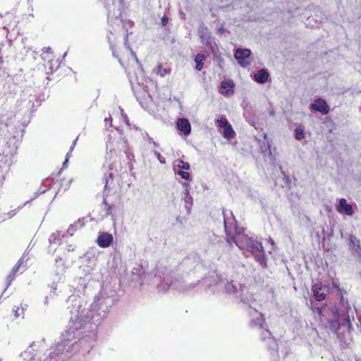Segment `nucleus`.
Returning a JSON list of instances; mask_svg holds the SVG:
<instances>
[{"label": "nucleus", "instance_id": "f03ea898", "mask_svg": "<svg viewBox=\"0 0 361 361\" xmlns=\"http://www.w3.org/2000/svg\"><path fill=\"white\" fill-rule=\"evenodd\" d=\"M116 27H112L107 36L113 54L126 69L139 65L135 52L126 46L128 42V32L121 19H116Z\"/></svg>", "mask_w": 361, "mask_h": 361}, {"label": "nucleus", "instance_id": "f8f14e48", "mask_svg": "<svg viewBox=\"0 0 361 361\" xmlns=\"http://www.w3.org/2000/svg\"><path fill=\"white\" fill-rule=\"evenodd\" d=\"M235 135V131L233 129V127L231 124L224 128V130L223 133V136L225 138L230 139L232 138Z\"/></svg>", "mask_w": 361, "mask_h": 361}, {"label": "nucleus", "instance_id": "423d86ee", "mask_svg": "<svg viewBox=\"0 0 361 361\" xmlns=\"http://www.w3.org/2000/svg\"><path fill=\"white\" fill-rule=\"evenodd\" d=\"M113 242V236L111 234L106 232L99 233L97 243L100 247H108Z\"/></svg>", "mask_w": 361, "mask_h": 361}, {"label": "nucleus", "instance_id": "a211bd4d", "mask_svg": "<svg viewBox=\"0 0 361 361\" xmlns=\"http://www.w3.org/2000/svg\"><path fill=\"white\" fill-rule=\"evenodd\" d=\"M177 166L184 170H188L190 169V164L183 160H177Z\"/></svg>", "mask_w": 361, "mask_h": 361}, {"label": "nucleus", "instance_id": "4468645a", "mask_svg": "<svg viewBox=\"0 0 361 361\" xmlns=\"http://www.w3.org/2000/svg\"><path fill=\"white\" fill-rule=\"evenodd\" d=\"M24 312H25V308L22 306V305L20 306V307H16V308H13V314H14V317L16 319H18V318H23L24 317Z\"/></svg>", "mask_w": 361, "mask_h": 361}, {"label": "nucleus", "instance_id": "c756f323", "mask_svg": "<svg viewBox=\"0 0 361 361\" xmlns=\"http://www.w3.org/2000/svg\"><path fill=\"white\" fill-rule=\"evenodd\" d=\"M234 240H237L235 237L233 236H230L228 239H227V241L229 243H231L232 242L234 243Z\"/></svg>", "mask_w": 361, "mask_h": 361}, {"label": "nucleus", "instance_id": "72a5a7b5", "mask_svg": "<svg viewBox=\"0 0 361 361\" xmlns=\"http://www.w3.org/2000/svg\"><path fill=\"white\" fill-rule=\"evenodd\" d=\"M46 79H47L48 81H49V80H51V79L49 78V76H47Z\"/></svg>", "mask_w": 361, "mask_h": 361}, {"label": "nucleus", "instance_id": "39448f33", "mask_svg": "<svg viewBox=\"0 0 361 361\" xmlns=\"http://www.w3.org/2000/svg\"><path fill=\"white\" fill-rule=\"evenodd\" d=\"M310 109L326 115L329 112V107L326 102L322 99H317L311 104Z\"/></svg>", "mask_w": 361, "mask_h": 361}, {"label": "nucleus", "instance_id": "c85d7f7f", "mask_svg": "<svg viewBox=\"0 0 361 361\" xmlns=\"http://www.w3.org/2000/svg\"><path fill=\"white\" fill-rule=\"evenodd\" d=\"M104 121H105L106 123H111V122H112V118H111V115H109V117H106V118H104Z\"/></svg>", "mask_w": 361, "mask_h": 361}, {"label": "nucleus", "instance_id": "dca6fc26", "mask_svg": "<svg viewBox=\"0 0 361 361\" xmlns=\"http://www.w3.org/2000/svg\"><path fill=\"white\" fill-rule=\"evenodd\" d=\"M221 87L222 89H224V90H226L227 88H233L234 87V83L231 80H224L221 83Z\"/></svg>", "mask_w": 361, "mask_h": 361}, {"label": "nucleus", "instance_id": "6ab92c4d", "mask_svg": "<svg viewBox=\"0 0 361 361\" xmlns=\"http://www.w3.org/2000/svg\"><path fill=\"white\" fill-rule=\"evenodd\" d=\"M314 298L317 301H323L326 299V295L324 293H320V291L313 293Z\"/></svg>", "mask_w": 361, "mask_h": 361}, {"label": "nucleus", "instance_id": "20e7f679", "mask_svg": "<svg viewBox=\"0 0 361 361\" xmlns=\"http://www.w3.org/2000/svg\"><path fill=\"white\" fill-rule=\"evenodd\" d=\"M251 56V51L249 49L238 48L234 54L235 59L242 67L247 66L250 63L246 61Z\"/></svg>", "mask_w": 361, "mask_h": 361}, {"label": "nucleus", "instance_id": "2f4dec72", "mask_svg": "<svg viewBox=\"0 0 361 361\" xmlns=\"http://www.w3.org/2000/svg\"><path fill=\"white\" fill-rule=\"evenodd\" d=\"M80 226H81V224H80V221L78 222L75 223V224L73 225V226H75V227H78Z\"/></svg>", "mask_w": 361, "mask_h": 361}, {"label": "nucleus", "instance_id": "9b49d317", "mask_svg": "<svg viewBox=\"0 0 361 361\" xmlns=\"http://www.w3.org/2000/svg\"><path fill=\"white\" fill-rule=\"evenodd\" d=\"M171 72V69L166 64H159L157 66V73L161 77H164L167 75H169Z\"/></svg>", "mask_w": 361, "mask_h": 361}, {"label": "nucleus", "instance_id": "bb28decb", "mask_svg": "<svg viewBox=\"0 0 361 361\" xmlns=\"http://www.w3.org/2000/svg\"><path fill=\"white\" fill-rule=\"evenodd\" d=\"M169 22V18L167 16H164L161 18V24L163 25H166Z\"/></svg>", "mask_w": 361, "mask_h": 361}, {"label": "nucleus", "instance_id": "473e14b6", "mask_svg": "<svg viewBox=\"0 0 361 361\" xmlns=\"http://www.w3.org/2000/svg\"><path fill=\"white\" fill-rule=\"evenodd\" d=\"M260 316H261V317H262V321L264 322V320H265V319H264V315H263L262 314H260Z\"/></svg>", "mask_w": 361, "mask_h": 361}, {"label": "nucleus", "instance_id": "f257e3e1", "mask_svg": "<svg viewBox=\"0 0 361 361\" xmlns=\"http://www.w3.org/2000/svg\"><path fill=\"white\" fill-rule=\"evenodd\" d=\"M116 27H112L107 36L113 54L126 69L139 65L135 52L126 46L128 42V32L121 19H116Z\"/></svg>", "mask_w": 361, "mask_h": 361}, {"label": "nucleus", "instance_id": "f3484780", "mask_svg": "<svg viewBox=\"0 0 361 361\" xmlns=\"http://www.w3.org/2000/svg\"><path fill=\"white\" fill-rule=\"evenodd\" d=\"M18 269H19V266H15L11 273L9 274V275L8 276V280L9 281V283H11L12 281L14 280L15 277H16V275L18 271Z\"/></svg>", "mask_w": 361, "mask_h": 361}, {"label": "nucleus", "instance_id": "cd10ccee", "mask_svg": "<svg viewBox=\"0 0 361 361\" xmlns=\"http://www.w3.org/2000/svg\"><path fill=\"white\" fill-rule=\"evenodd\" d=\"M156 157H157V159L160 161L161 163H164V160L162 161L161 159H164L162 156L161 155V154L158 152H154Z\"/></svg>", "mask_w": 361, "mask_h": 361}, {"label": "nucleus", "instance_id": "b1692460", "mask_svg": "<svg viewBox=\"0 0 361 361\" xmlns=\"http://www.w3.org/2000/svg\"><path fill=\"white\" fill-rule=\"evenodd\" d=\"M177 173L178 175H179L182 178L185 179V180H188L190 177V175L188 172L187 171H183L182 170H180L178 171H177Z\"/></svg>", "mask_w": 361, "mask_h": 361}, {"label": "nucleus", "instance_id": "4be33fe9", "mask_svg": "<svg viewBox=\"0 0 361 361\" xmlns=\"http://www.w3.org/2000/svg\"><path fill=\"white\" fill-rule=\"evenodd\" d=\"M103 204L105 206L104 209H105V212H106V215H111V214L112 205H111V204L107 203L106 198L104 199Z\"/></svg>", "mask_w": 361, "mask_h": 361}, {"label": "nucleus", "instance_id": "7c9ffc66", "mask_svg": "<svg viewBox=\"0 0 361 361\" xmlns=\"http://www.w3.org/2000/svg\"><path fill=\"white\" fill-rule=\"evenodd\" d=\"M222 93H224V94L226 97L231 95V94H233V92H228V91H226V92H222Z\"/></svg>", "mask_w": 361, "mask_h": 361}, {"label": "nucleus", "instance_id": "6e6552de", "mask_svg": "<svg viewBox=\"0 0 361 361\" xmlns=\"http://www.w3.org/2000/svg\"><path fill=\"white\" fill-rule=\"evenodd\" d=\"M337 211L339 213H344L348 216H351L353 214V209L352 206L350 204H348L346 200L344 198H341L340 200Z\"/></svg>", "mask_w": 361, "mask_h": 361}, {"label": "nucleus", "instance_id": "aec40b11", "mask_svg": "<svg viewBox=\"0 0 361 361\" xmlns=\"http://www.w3.org/2000/svg\"><path fill=\"white\" fill-rule=\"evenodd\" d=\"M217 125L221 128H226L230 123L228 122L227 119L224 117H221L220 119L216 121Z\"/></svg>", "mask_w": 361, "mask_h": 361}, {"label": "nucleus", "instance_id": "5701e85b", "mask_svg": "<svg viewBox=\"0 0 361 361\" xmlns=\"http://www.w3.org/2000/svg\"><path fill=\"white\" fill-rule=\"evenodd\" d=\"M323 288L322 283L320 282L314 283L312 286V290L313 293L320 291Z\"/></svg>", "mask_w": 361, "mask_h": 361}, {"label": "nucleus", "instance_id": "ddd939ff", "mask_svg": "<svg viewBox=\"0 0 361 361\" xmlns=\"http://www.w3.org/2000/svg\"><path fill=\"white\" fill-rule=\"evenodd\" d=\"M305 128L303 126H300L295 129V138L298 140H301L305 138Z\"/></svg>", "mask_w": 361, "mask_h": 361}, {"label": "nucleus", "instance_id": "1a4fd4ad", "mask_svg": "<svg viewBox=\"0 0 361 361\" xmlns=\"http://www.w3.org/2000/svg\"><path fill=\"white\" fill-rule=\"evenodd\" d=\"M206 59V56L203 54H197L195 57V61L196 63L195 69L200 71L203 69L204 61Z\"/></svg>", "mask_w": 361, "mask_h": 361}, {"label": "nucleus", "instance_id": "0eeeda50", "mask_svg": "<svg viewBox=\"0 0 361 361\" xmlns=\"http://www.w3.org/2000/svg\"><path fill=\"white\" fill-rule=\"evenodd\" d=\"M177 128L183 133L185 135H188L191 132V126L186 118H178L176 123Z\"/></svg>", "mask_w": 361, "mask_h": 361}, {"label": "nucleus", "instance_id": "393cba45", "mask_svg": "<svg viewBox=\"0 0 361 361\" xmlns=\"http://www.w3.org/2000/svg\"><path fill=\"white\" fill-rule=\"evenodd\" d=\"M349 240L350 244L353 245L354 246L359 247L360 245V240L357 239V238L355 235H350Z\"/></svg>", "mask_w": 361, "mask_h": 361}, {"label": "nucleus", "instance_id": "9d476101", "mask_svg": "<svg viewBox=\"0 0 361 361\" xmlns=\"http://www.w3.org/2000/svg\"><path fill=\"white\" fill-rule=\"evenodd\" d=\"M269 74L264 69H261L255 75V80L260 83H264L268 79Z\"/></svg>", "mask_w": 361, "mask_h": 361}, {"label": "nucleus", "instance_id": "7ed1b4c3", "mask_svg": "<svg viewBox=\"0 0 361 361\" xmlns=\"http://www.w3.org/2000/svg\"><path fill=\"white\" fill-rule=\"evenodd\" d=\"M245 244L246 245V249L252 252V253L260 252L262 253V255H257V260L260 261L261 257L264 258V252L263 249L262 244L252 238L249 237H244Z\"/></svg>", "mask_w": 361, "mask_h": 361}, {"label": "nucleus", "instance_id": "2eb2a0df", "mask_svg": "<svg viewBox=\"0 0 361 361\" xmlns=\"http://www.w3.org/2000/svg\"><path fill=\"white\" fill-rule=\"evenodd\" d=\"M244 237H247L246 235H243L240 237L237 240H234V243L240 249L245 250L246 245L245 244Z\"/></svg>", "mask_w": 361, "mask_h": 361}, {"label": "nucleus", "instance_id": "412c9836", "mask_svg": "<svg viewBox=\"0 0 361 361\" xmlns=\"http://www.w3.org/2000/svg\"><path fill=\"white\" fill-rule=\"evenodd\" d=\"M126 157H127L128 159L129 160V161H128L129 168H130V169H131L133 167V162L135 161L134 155L130 152H126Z\"/></svg>", "mask_w": 361, "mask_h": 361}, {"label": "nucleus", "instance_id": "a878e982", "mask_svg": "<svg viewBox=\"0 0 361 361\" xmlns=\"http://www.w3.org/2000/svg\"><path fill=\"white\" fill-rule=\"evenodd\" d=\"M315 311L317 312V313L318 314V315L319 316V318L321 319H322V317H324V314H323V307H316L315 308Z\"/></svg>", "mask_w": 361, "mask_h": 361}]
</instances>
